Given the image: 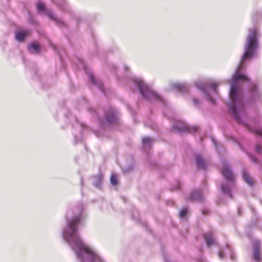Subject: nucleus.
Segmentation results:
<instances>
[{
    "instance_id": "f257e3e1",
    "label": "nucleus",
    "mask_w": 262,
    "mask_h": 262,
    "mask_svg": "<svg viewBox=\"0 0 262 262\" xmlns=\"http://www.w3.org/2000/svg\"><path fill=\"white\" fill-rule=\"evenodd\" d=\"M81 217V214H79L68 221V226L69 229L68 234L71 237H76V239L74 241L75 249H77L78 256L82 258V254L83 252L89 256L91 262H101L100 257L90 247L85 245L77 234V226L80 223Z\"/></svg>"
},
{
    "instance_id": "f03ea898",
    "label": "nucleus",
    "mask_w": 262,
    "mask_h": 262,
    "mask_svg": "<svg viewBox=\"0 0 262 262\" xmlns=\"http://www.w3.org/2000/svg\"><path fill=\"white\" fill-rule=\"evenodd\" d=\"M257 33L255 30L250 31L249 34L247 37L246 43L245 47V52L241 60L240 64L238 67L235 74L233 76V79L234 81L242 80L248 81V77L243 74L239 73L241 70L244 62L246 59L251 57L254 53L257 48Z\"/></svg>"
},
{
    "instance_id": "7ed1b4c3",
    "label": "nucleus",
    "mask_w": 262,
    "mask_h": 262,
    "mask_svg": "<svg viewBox=\"0 0 262 262\" xmlns=\"http://www.w3.org/2000/svg\"><path fill=\"white\" fill-rule=\"evenodd\" d=\"M221 172L223 176L230 183L229 185H222L221 189L222 192L224 193L228 194L231 197L230 189L231 187L234 186L235 180V177L232 172V170L228 165L225 164L221 169Z\"/></svg>"
},
{
    "instance_id": "20e7f679",
    "label": "nucleus",
    "mask_w": 262,
    "mask_h": 262,
    "mask_svg": "<svg viewBox=\"0 0 262 262\" xmlns=\"http://www.w3.org/2000/svg\"><path fill=\"white\" fill-rule=\"evenodd\" d=\"M229 96L231 101V103L229 104V107L237 121L240 122V119L237 111L236 104H238L240 103L241 99L237 93V88L235 85H232L231 86Z\"/></svg>"
},
{
    "instance_id": "39448f33",
    "label": "nucleus",
    "mask_w": 262,
    "mask_h": 262,
    "mask_svg": "<svg viewBox=\"0 0 262 262\" xmlns=\"http://www.w3.org/2000/svg\"><path fill=\"white\" fill-rule=\"evenodd\" d=\"M137 85L143 96L149 100L160 99V96L150 90L142 81L138 82Z\"/></svg>"
},
{
    "instance_id": "423d86ee",
    "label": "nucleus",
    "mask_w": 262,
    "mask_h": 262,
    "mask_svg": "<svg viewBox=\"0 0 262 262\" xmlns=\"http://www.w3.org/2000/svg\"><path fill=\"white\" fill-rule=\"evenodd\" d=\"M252 257L256 262L262 261L261 244L258 239H255L252 242Z\"/></svg>"
},
{
    "instance_id": "0eeeda50",
    "label": "nucleus",
    "mask_w": 262,
    "mask_h": 262,
    "mask_svg": "<svg viewBox=\"0 0 262 262\" xmlns=\"http://www.w3.org/2000/svg\"><path fill=\"white\" fill-rule=\"evenodd\" d=\"M173 128L180 132L191 133L196 131L198 127L194 126H188L185 124H177Z\"/></svg>"
},
{
    "instance_id": "6e6552de",
    "label": "nucleus",
    "mask_w": 262,
    "mask_h": 262,
    "mask_svg": "<svg viewBox=\"0 0 262 262\" xmlns=\"http://www.w3.org/2000/svg\"><path fill=\"white\" fill-rule=\"evenodd\" d=\"M30 34V31L28 30H21L15 33V39L19 41H23L25 38Z\"/></svg>"
},
{
    "instance_id": "1a4fd4ad",
    "label": "nucleus",
    "mask_w": 262,
    "mask_h": 262,
    "mask_svg": "<svg viewBox=\"0 0 262 262\" xmlns=\"http://www.w3.org/2000/svg\"><path fill=\"white\" fill-rule=\"evenodd\" d=\"M190 199L192 201H203V197L199 190H194L192 192L190 195Z\"/></svg>"
},
{
    "instance_id": "9d476101",
    "label": "nucleus",
    "mask_w": 262,
    "mask_h": 262,
    "mask_svg": "<svg viewBox=\"0 0 262 262\" xmlns=\"http://www.w3.org/2000/svg\"><path fill=\"white\" fill-rule=\"evenodd\" d=\"M243 177L245 182L247 183L248 185L251 186L254 184V181L253 179L251 178L249 173H247L246 171H243Z\"/></svg>"
},
{
    "instance_id": "9b49d317",
    "label": "nucleus",
    "mask_w": 262,
    "mask_h": 262,
    "mask_svg": "<svg viewBox=\"0 0 262 262\" xmlns=\"http://www.w3.org/2000/svg\"><path fill=\"white\" fill-rule=\"evenodd\" d=\"M204 238L206 241L207 245L209 246L213 244L214 240L211 233H208L204 234Z\"/></svg>"
},
{
    "instance_id": "f8f14e48",
    "label": "nucleus",
    "mask_w": 262,
    "mask_h": 262,
    "mask_svg": "<svg viewBox=\"0 0 262 262\" xmlns=\"http://www.w3.org/2000/svg\"><path fill=\"white\" fill-rule=\"evenodd\" d=\"M29 50L33 53H39V46L37 42H33L29 47Z\"/></svg>"
},
{
    "instance_id": "ddd939ff",
    "label": "nucleus",
    "mask_w": 262,
    "mask_h": 262,
    "mask_svg": "<svg viewBox=\"0 0 262 262\" xmlns=\"http://www.w3.org/2000/svg\"><path fill=\"white\" fill-rule=\"evenodd\" d=\"M195 161L198 167L202 168H205V163L200 156H196L195 157Z\"/></svg>"
},
{
    "instance_id": "4468645a",
    "label": "nucleus",
    "mask_w": 262,
    "mask_h": 262,
    "mask_svg": "<svg viewBox=\"0 0 262 262\" xmlns=\"http://www.w3.org/2000/svg\"><path fill=\"white\" fill-rule=\"evenodd\" d=\"M37 8L39 12H43L45 11V6L41 2H38L37 4Z\"/></svg>"
},
{
    "instance_id": "2eb2a0df",
    "label": "nucleus",
    "mask_w": 262,
    "mask_h": 262,
    "mask_svg": "<svg viewBox=\"0 0 262 262\" xmlns=\"http://www.w3.org/2000/svg\"><path fill=\"white\" fill-rule=\"evenodd\" d=\"M176 88L180 91L183 92L186 90V86L183 84H177L175 85Z\"/></svg>"
},
{
    "instance_id": "dca6fc26",
    "label": "nucleus",
    "mask_w": 262,
    "mask_h": 262,
    "mask_svg": "<svg viewBox=\"0 0 262 262\" xmlns=\"http://www.w3.org/2000/svg\"><path fill=\"white\" fill-rule=\"evenodd\" d=\"M142 141L144 145L149 144L152 142V139L149 137H144Z\"/></svg>"
},
{
    "instance_id": "f3484780",
    "label": "nucleus",
    "mask_w": 262,
    "mask_h": 262,
    "mask_svg": "<svg viewBox=\"0 0 262 262\" xmlns=\"http://www.w3.org/2000/svg\"><path fill=\"white\" fill-rule=\"evenodd\" d=\"M111 182L112 185H116L117 184V179L116 175L112 174L111 177Z\"/></svg>"
},
{
    "instance_id": "a211bd4d",
    "label": "nucleus",
    "mask_w": 262,
    "mask_h": 262,
    "mask_svg": "<svg viewBox=\"0 0 262 262\" xmlns=\"http://www.w3.org/2000/svg\"><path fill=\"white\" fill-rule=\"evenodd\" d=\"M106 117L107 120L110 122H113L115 120V116L113 113L111 114L110 116L107 115Z\"/></svg>"
},
{
    "instance_id": "6ab92c4d",
    "label": "nucleus",
    "mask_w": 262,
    "mask_h": 262,
    "mask_svg": "<svg viewBox=\"0 0 262 262\" xmlns=\"http://www.w3.org/2000/svg\"><path fill=\"white\" fill-rule=\"evenodd\" d=\"M47 14L48 15V16L52 19L57 21V22H58V20H57V18H56L55 17V16H54V15L52 13V12L50 11H48L47 12Z\"/></svg>"
},
{
    "instance_id": "aec40b11",
    "label": "nucleus",
    "mask_w": 262,
    "mask_h": 262,
    "mask_svg": "<svg viewBox=\"0 0 262 262\" xmlns=\"http://www.w3.org/2000/svg\"><path fill=\"white\" fill-rule=\"evenodd\" d=\"M47 14L48 15V16L52 19L57 21V22H58V20H57V18H56L55 17V16H54V15L52 13V12L50 11H48L47 12Z\"/></svg>"
},
{
    "instance_id": "412c9836",
    "label": "nucleus",
    "mask_w": 262,
    "mask_h": 262,
    "mask_svg": "<svg viewBox=\"0 0 262 262\" xmlns=\"http://www.w3.org/2000/svg\"><path fill=\"white\" fill-rule=\"evenodd\" d=\"M187 210L186 209H183L180 212V216L181 217H184L187 214Z\"/></svg>"
},
{
    "instance_id": "4be33fe9",
    "label": "nucleus",
    "mask_w": 262,
    "mask_h": 262,
    "mask_svg": "<svg viewBox=\"0 0 262 262\" xmlns=\"http://www.w3.org/2000/svg\"><path fill=\"white\" fill-rule=\"evenodd\" d=\"M256 149L257 151H258L259 152H262V146H261L260 145H257L256 146Z\"/></svg>"
},
{
    "instance_id": "5701e85b",
    "label": "nucleus",
    "mask_w": 262,
    "mask_h": 262,
    "mask_svg": "<svg viewBox=\"0 0 262 262\" xmlns=\"http://www.w3.org/2000/svg\"><path fill=\"white\" fill-rule=\"evenodd\" d=\"M89 78H90V80H91V81H92V82L93 83H95V78H94V76L92 74H90L89 75Z\"/></svg>"
},
{
    "instance_id": "b1692460",
    "label": "nucleus",
    "mask_w": 262,
    "mask_h": 262,
    "mask_svg": "<svg viewBox=\"0 0 262 262\" xmlns=\"http://www.w3.org/2000/svg\"><path fill=\"white\" fill-rule=\"evenodd\" d=\"M219 256L221 259H223L224 257V253L222 250H220L219 252Z\"/></svg>"
},
{
    "instance_id": "393cba45",
    "label": "nucleus",
    "mask_w": 262,
    "mask_h": 262,
    "mask_svg": "<svg viewBox=\"0 0 262 262\" xmlns=\"http://www.w3.org/2000/svg\"><path fill=\"white\" fill-rule=\"evenodd\" d=\"M254 132L256 134H258V135H260L262 136V129H260V130H256L254 131Z\"/></svg>"
},
{
    "instance_id": "a878e982",
    "label": "nucleus",
    "mask_w": 262,
    "mask_h": 262,
    "mask_svg": "<svg viewBox=\"0 0 262 262\" xmlns=\"http://www.w3.org/2000/svg\"><path fill=\"white\" fill-rule=\"evenodd\" d=\"M193 102H194V103L195 104H198V103H199V100H198L196 98H194V99H193Z\"/></svg>"
},
{
    "instance_id": "bb28decb",
    "label": "nucleus",
    "mask_w": 262,
    "mask_h": 262,
    "mask_svg": "<svg viewBox=\"0 0 262 262\" xmlns=\"http://www.w3.org/2000/svg\"><path fill=\"white\" fill-rule=\"evenodd\" d=\"M211 87L216 91V85L215 84H212L211 85Z\"/></svg>"
},
{
    "instance_id": "cd10ccee",
    "label": "nucleus",
    "mask_w": 262,
    "mask_h": 262,
    "mask_svg": "<svg viewBox=\"0 0 262 262\" xmlns=\"http://www.w3.org/2000/svg\"><path fill=\"white\" fill-rule=\"evenodd\" d=\"M208 212V211L207 210H203V211H202V213L203 214H207Z\"/></svg>"
},
{
    "instance_id": "c85d7f7f",
    "label": "nucleus",
    "mask_w": 262,
    "mask_h": 262,
    "mask_svg": "<svg viewBox=\"0 0 262 262\" xmlns=\"http://www.w3.org/2000/svg\"><path fill=\"white\" fill-rule=\"evenodd\" d=\"M255 89H256V86H255V85H254V86H253V90H252V91H254V90H255Z\"/></svg>"
},
{
    "instance_id": "c756f323",
    "label": "nucleus",
    "mask_w": 262,
    "mask_h": 262,
    "mask_svg": "<svg viewBox=\"0 0 262 262\" xmlns=\"http://www.w3.org/2000/svg\"><path fill=\"white\" fill-rule=\"evenodd\" d=\"M238 211L239 214H241V211H240L239 209H238Z\"/></svg>"
},
{
    "instance_id": "7c9ffc66",
    "label": "nucleus",
    "mask_w": 262,
    "mask_h": 262,
    "mask_svg": "<svg viewBox=\"0 0 262 262\" xmlns=\"http://www.w3.org/2000/svg\"><path fill=\"white\" fill-rule=\"evenodd\" d=\"M238 211L239 214H241V211H240L239 209H238Z\"/></svg>"
},
{
    "instance_id": "2f4dec72",
    "label": "nucleus",
    "mask_w": 262,
    "mask_h": 262,
    "mask_svg": "<svg viewBox=\"0 0 262 262\" xmlns=\"http://www.w3.org/2000/svg\"><path fill=\"white\" fill-rule=\"evenodd\" d=\"M212 102L214 103V101H213V100L211 99Z\"/></svg>"
}]
</instances>
